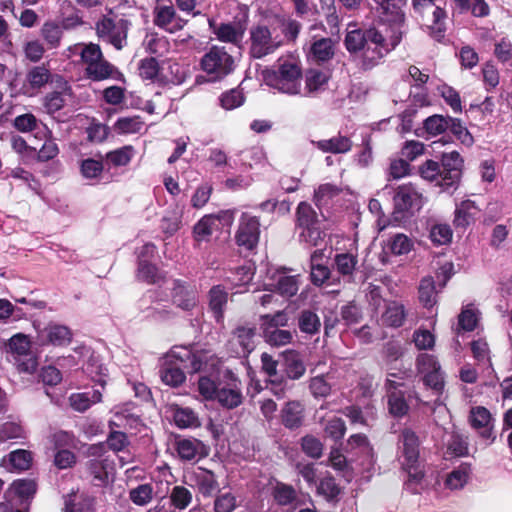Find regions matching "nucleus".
<instances>
[{
	"instance_id": "43",
	"label": "nucleus",
	"mask_w": 512,
	"mask_h": 512,
	"mask_svg": "<svg viewBox=\"0 0 512 512\" xmlns=\"http://www.w3.org/2000/svg\"><path fill=\"white\" fill-rule=\"evenodd\" d=\"M297 226L299 229H304L319 224L316 212L310 204L301 202L296 210Z\"/></svg>"
},
{
	"instance_id": "32",
	"label": "nucleus",
	"mask_w": 512,
	"mask_h": 512,
	"mask_svg": "<svg viewBox=\"0 0 512 512\" xmlns=\"http://www.w3.org/2000/svg\"><path fill=\"white\" fill-rule=\"evenodd\" d=\"M478 209L475 203L471 200H464L456 205L454 225L457 227H466L474 220Z\"/></svg>"
},
{
	"instance_id": "33",
	"label": "nucleus",
	"mask_w": 512,
	"mask_h": 512,
	"mask_svg": "<svg viewBox=\"0 0 512 512\" xmlns=\"http://www.w3.org/2000/svg\"><path fill=\"white\" fill-rule=\"evenodd\" d=\"M451 456L455 458L469 456L468 434L455 428L450 432V457Z\"/></svg>"
},
{
	"instance_id": "9",
	"label": "nucleus",
	"mask_w": 512,
	"mask_h": 512,
	"mask_svg": "<svg viewBox=\"0 0 512 512\" xmlns=\"http://www.w3.org/2000/svg\"><path fill=\"white\" fill-rule=\"evenodd\" d=\"M235 219V210H221L216 214L204 215L193 228L194 239L206 241L220 226H231Z\"/></svg>"
},
{
	"instance_id": "5",
	"label": "nucleus",
	"mask_w": 512,
	"mask_h": 512,
	"mask_svg": "<svg viewBox=\"0 0 512 512\" xmlns=\"http://www.w3.org/2000/svg\"><path fill=\"white\" fill-rule=\"evenodd\" d=\"M440 0H413L416 10L424 17L430 36L438 42H444L446 33V10L445 6L437 4ZM443 5L446 3L441 1Z\"/></svg>"
},
{
	"instance_id": "8",
	"label": "nucleus",
	"mask_w": 512,
	"mask_h": 512,
	"mask_svg": "<svg viewBox=\"0 0 512 512\" xmlns=\"http://www.w3.org/2000/svg\"><path fill=\"white\" fill-rule=\"evenodd\" d=\"M129 25L126 19L104 16L96 23V32L99 38L120 50L126 45Z\"/></svg>"
},
{
	"instance_id": "35",
	"label": "nucleus",
	"mask_w": 512,
	"mask_h": 512,
	"mask_svg": "<svg viewBox=\"0 0 512 512\" xmlns=\"http://www.w3.org/2000/svg\"><path fill=\"white\" fill-rule=\"evenodd\" d=\"M36 492V484L31 479H20L12 483L7 491V497H18L22 502L29 499Z\"/></svg>"
},
{
	"instance_id": "30",
	"label": "nucleus",
	"mask_w": 512,
	"mask_h": 512,
	"mask_svg": "<svg viewBox=\"0 0 512 512\" xmlns=\"http://www.w3.org/2000/svg\"><path fill=\"white\" fill-rule=\"evenodd\" d=\"M479 319L480 311L473 303H469L462 307L458 315V328L463 331L471 332L477 327Z\"/></svg>"
},
{
	"instance_id": "11",
	"label": "nucleus",
	"mask_w": 512,
	"mask_h": 512,
	"mask_svg": "<svg viewBox=\"0 0 512 512\" xmlns=\"http://www.w3.org/2000/svg\"><path fill=\"white\" fill-rule=\"evenodd\" d=\"M417 369L424 383L436 393L444 388V382L440 373V365L434 356L423 353L417 357Z\"/></svg>"
},
{
	"instance_id": "55",
	"label": "nucleus",
	"mask_w": 512,
	"mask_h": 512,
	"mask_svg": "<svg viewBox=\"0 0 512 512\" xmlns=\"http://www.w3.org/2000/svg\"><path fill=\"white\" fill-rule=\"evenodd\" d=\"M450 133L467 147H470L474 142L473 136L460 119L450 117Z\"/></svg>"
},
{
	"instance_id": "28",
	"label": "nucleus",
	"mask_w": 512,
	"mask_h": 512,
	"mask_svg": "<svg viewBox=\"0 0 512 512\" xmlns=\"http://www.w3.org/2000/svg\"><path fill=\"white\" fill-rule=\"evenodd\" d=\"M102 401V393L95 389L92 392L73 393L69 397L70 406L77 412H85L93 404Z\"/></svg>"
},
{
	"instance_id": "17",
	"label": "nucleus",
	"mask_w": 512,
	"mask_h": 512,
	"mask_svg": "<svg viewBox=\"0 0 512 512\" xmlns=\"http://www.w3.org/2000/svg\"><path fill=\"white\" fill-rule=\"evenodd\" d=\"M393 200L397 212L418 210L421 207V194L411 184L399 186Z\"/></svg>"
},
{
	"instance_id": "10",
	"label": "nucleus",
	"mask_w": 512,
	"mask_h": 512,
	"mask_svg": "<svg viewBox=\"0 0 512 512\" xmlns=\"http://www.w3.org/2000/svg\"><path fill=\"white\" fill-rule=\"evenodd\" d=\"M259 237L260 223L258 217L249 213H242L235 235L236 243L239 246L251 250L258 244Z\"/></svg>"
},
{
	"instance_id": "31",
	"label": "nucleus",
	"mask_w": 512,
	"mask_h": 512,
	"mask_svg": "<svg viewBox=\"0 0 512 512\" xmlns=\"http://www.w3.org/2000/svg\"><path fill=\"white\" fill-rule=\"evenodd\" d=\"M405 319L404 306L396 301L389 302L381 316L383 325L390 327H400Z\"/></svg>"
},
{
	"instance_id": "7",
	"label": "nucleus",
	"mask_w": 512,
	"mask_h": 512,
	"mask_svg": "<svg viewBox=\"0 0 512 512\" xmlns=\"http://www.w3.org/2000/svg\"><path fill=\"white\" fill-rule=\"evenodd\" d=\"M201 67L212 80H220L234 70L235 60L224 48L213 46L202 57Z\"/></svg>"
},
{
	"instance_id": "62",
	"label": "nucleus",
	"mask_w": 512,
	"mask_h": 512,
	"mask_svg": "<svg viewBox=\"0 0 512 512\" xmlns=\"http://www.w3.org/2000/svg\"><path fill=\"white\" fill-rule=\"evenodd\" d=\"M41 34L50 48H55L59 45L61 39V28L53 22H46L42 26Z\"/></svg>"
},
{
	"instance_id": "13",
	"label": "nucleus",
	"mask_w": 512,
	"mask_h": 512,
	"mask_svg": "<svg viewBox=\"0 0 512 512\" xmlns=\"http://www.w3.org/2000/svg\"><path fill=\"white\" fill-rule=\"evenodd\" d=\"M215 399L225 408L233 409L243 401L241 382L232 373H228V382L218 384Z\"/></svg>"
},
{
	"instance_id": "61",
	"label": "nucleus",
	"mask_w": 512,
	"mask_h": 512,
	"mask_svg": "<svg viewBox=\"0 0 512 512\" xmlns=\"http://www.w3.org/2000/svg\"><path fill=\"white\" fill-rule=\"evenodd\" d=\"M388 407L389 412L396 417H401L408 411V405L401 392H390L388 394Z\"/></svg>"
},
{
	"instance_id": "27",
	"label": "nucleus",
	"mask_w": 512,
	"mask_h": 512,
	"mask_svg": "<svg viewBox=\"0 0 512 512\" xmlns=\"http://www.w3.org/2000/svg\"><path fill=\"white\" fill-rule=\"evenodd\" d=\"M443 159L440 162L435 160H427L420 169L421 175L424 179L429 181H436L437 184L442 185L448 177V169L444 163L445 153L442 154Z\"/></svg>"
},
{
	"instance_id": "64",
	"label": "nucleus",
	"mask_w": 512,
	"mask_h": 512,
	"mask_svg": "<svg viewBox=\"0 0 512 512\" xmlns=\"http://www.w3.org/2000/svg\"><path fill=\"white\" fill-rule=\"evenodd\" d=\"M236 507V497L230 492L222 493L214 500L215 512H232Z\"/></svg>"
},
{
	"instance_id": "53",
	"label": "nucleus",
	"mask_w": 512,
	"mask_h": 512,
	"mask_svg": "<svg viewBox=\"0 0 512 512\" xmlns=\"http://www.w3.org/2000/svg\"><path fill=\"white\" fill-rule=\"evenodd\" d=\"M197 483L200 493L203 496H211L218 490L217 479L211 471H203L197 476Z\"/></svg>"
},
{
	"instance_id": "58",
	"label": "nucleus",
	"mask_w": 512,
	"mask_h": 512,
	"mask_svg": "<svg viewBox=\"0 0 512 512\" xmlns=\"http://www.w3.org/2000/svg\"><path fill=\"white\" fill-rule=\"evenodd\" d=\"M309 390L315 398H325L331 393V385L326 376L319 375L309 380Z\"/></svg>"
},
{
	"instance_id": "52",
	"label": "nucleus",
	"mask_w": 512,
	"mask_h": 512,
	"mask_svg": "<svg viewBox=\"0 0 512 512\" xmlns=\"http://www.w3.org/2000/svg\"><path fill=\"white\" fill-rule=\"evenodd\" d=\"M334 263L338 273L351 277L357 264V258L349 253H341L335 256Z\"/></svg>"
},
{
	"instance_id": "19",
	"label": "nucleus",
	"mask_w": 512,
	"mask_h": 512,
	"mask_svg": "<svg viewBox=\"0 0 512 512\" xmlns=\"http://www.w3.org/2000/svg\"><path fill=\"white\" fill-rule=\"evenodd\" d=\"M380 37V30L371 28L365 31L352 30L345 37V45L349 52L360 53L369 41H375Z\"/></svg>"
},
{
	"instance_id": "49",
	"label": "nucleus",
	"mask_w": 512,
	"mask_h": 512,
	"mask_svg": "<svg viewBox=\"0 0 512 512\" xmlns=\"http://www.w3.org/2000/svg\"><path fill=\"white\" fill-rule=\"evenodd\" d=\"M273 497L277 504L285 506L292 504L297 497L295 489L284 483H277L273 489Z\"/></svg>"
},
{
	"instance_id": "37",
	"label": "nucleus",
	"mask_w": 512,
	"mask_h": 512,
	"mask_svg": "<svg viewBox=\"0 0 512 512\" xmlns=\"http://www.w3.org/2000/svg\"><path fill=\"white\" fill-rule=\"evenodd\" d=\"M26 438V431L16 420H7L0 425V442L17 441Z\"/></svg>"
},
{
	"instance_id": "45",
	"label": "nucleus",
	"mask_w": 512,
	"mask_h": 512,
	"mask_svg": "<svg viewBox=\"0 0 512 512\" xmlns=\"http://www.w3.org/2000/svg\"><path fill=\"white\" fill-rule=\"evenodd\" d=\"M51 79V73L45 66H35L30 69L26 76V81L32 89H40Z\"/></svg>"
},
{
	"instance_id": "23",
	"label": "nucleus",
	"mask_w": 512,
	"mask_h": 512,
	"mask_svg": "<svg viewBox=\"0 0 512 512\" xmlns=\"http://www.w3.org/2000/svg\"><path fill=\"white\" fill-rule=\"evenodd\" d=\"M176 451L182 460L190 461L206 455L204 444L194 438L176 440Z\"/></svg>"
},
{
	"instance_id": "21",
	"label": "nucleus",
	"mask_w": 512,
	"mask_h": 512,
	"mask_svg": "<svg viewBox=\"0 0 512 512\" xmlns=\"http://www.w3.org/2000/svg\"><path fill=\"white\" fill-rule=\"evenodd\" d=\"M311 143L323 153L345 154L352 148V141L349 137L337 134L329 139L311 141Z\"/></svg>"
},
{
	"instance_id": "42",
	"label": "nucleus",
	"mask_w": 512,
	"mask_h": 512,
	"mask_svg": "<svg viewBox=\"0 0 512 512\" xmlns=\"http://www.w3.org/2000/svg\"><path fill=\"white\" fill-rule=\"evenodd\" d=\"M328 75L317 69H310L305 75V89L308 94H314L327 84Z\"/></svg>"
},
{
	"instance_id": "20",
	"label": "nucleus",
	"mask_w": 512,
	"mask_h": 512,
	"mask_svg": "<svg viewBox=\"0 0 512 512\" xmlns=\"http://www.w3.org/2000/svg\"><path fill=\"white\" fill-rule=\"evenodd\" d=\"M209 26L221 42L238 44L242 41L244 30L240 24L221 23L217 25L213 20H209Z\"/></svg>"
},
{
	"instance_id": "44",
	"label": "nucleus",
	"mask_w": 512,
	"mask_h": 512,
	"mask_svg": "<svg viewBox=\"0 0 512 512\" xmlns=\"http://www.w3.org/2000/svg\"><path fill=\"white\" fill-rule=\"evenodd\" d=\"M135 155L134 148L130 145L123 146L106 154V160L115 167L126 166Z\"/></svg>"
},
{
	"instance_id": "4",
	"label": "nucleus",
	"mask_w": 512,
	"mask_h": 512,
	"mask_svg": "<svg viewBox=\"0 0 512 512\" xmlns=\"http://www.w3.org/2000/svg\"><path fill=\"white\" fill-rule=\"evenodd\" d=\"M400 459L403 469L408 473L410 481L420 482L424 476L422 470L419 469V446L420 441L416 433L405 428L399 437Z\"/></svg>"
},
{
	"instance_id": "47",
	"label": "nucleus",
	"mask_w": 512,
	"mask_h": 512,
	"mask_svg": "<svg viewBox=\"0 0 512 512\" xmlns=\"http://www.w3.org/2000/svg\"><path fill=\"white\" fill-rule=\"evenodd\" d=\"M298 326L303 333L315 334L319 331L321 322L316 313L310 310H304L299 316Z\"/></svg>"
},
{
	"instance_id": "40",
	"label": "nucleus",
	"mask_w": 512,
	"mask_h": 512,
	"mask_svg": "<svg viewBox=\"0 0 512 512\" xmlns=\"http://www.w3.org/2000/svg\"><path fill=\"white\" fill-rule=\"evenodd\" d=\"M6 467H11L16 470H27L32 463L31 452L23 449L12 451L4 460Z\"/></svg>"
},
{
	"instance_id": "48",
	"label": "nucleus",
	"mask_w": 512,
	"mask_h": 512,
	"mask_svg": "<svg viewBox=\"0 0 512 512\" xmlns=\"http://www.w3.org/2000/svg\"><path fill=\"white\" fill-rule=\"evenodd\" d=\"M144 122L139 116L122 117L115 123V130L121 134H134L141 131Z\"/></svg>"
},
{
	"instance_id": "25",
	"label": "nucleus",
	"mask_w": 512,
	"mask_h": 512,
	"mask_svg": "<svg viewBox=\"0 0 512 512\" xmlns=\"http://www.w3.org/2000/svg\"><path fill=\"white\" fill-rule=\"evenodd\" d=\"M285 373L289 379L298 380L306 372V366L299 352L286 350L282 353Z\"/></svg>"
},
{
	"instance_id": "29",
	"label": "nucleus",
	"mask_w": 512,
	"mask_h": 512,
	"mask_svg": "<svg viewBox=\"0 0 512 512\" xmlns=\"http://www.w3.org/2000/svg\"><path fill=\"white\" fill-rule=\"evenodd\" d=\"M453 468L450 471V490L452 489H462L471 473V464L467 462H461L458 466H456V461L450 457V468Z\"/></svg>"
},
{
	"instance_id": "26",
	"label": "nucleus",
	"mask_w": 512,
	"mask_h": 512,
	"mask_svg": "<svg viewBox=\"0 0 512 512\" xmlns=\"http://www.w3.org/2000/svg\"><path fill=\"white\" fill-rule=\"evenodd\" d=\"M89 472L93 476L94 485L104 486L113 475V466L108 459H93L89 462Z\"/></svg>"
},
{
	"instance_id": "24",
	"label": "nucleus",
	"mask_w": 512,
	"mask_h": 512,
	"mask_svg": "<svg viewBox=\"0 0 512 512\" xmlns=\"http://www.w3.org/2000/svg\"><path fill=\"white\" fill-rule=\"evenodd\" d=\"M380 5L383 14V20L390 23L391 26L401 28L404 22V13L401 9L405 0H376Z\"/></svg>"
},
{
	"instance_id": "14",
	"label": "nucleus",
	"mask_w": 512,
	"mask_h": 512,
	"mask_svg": "<svg viewBox=\"0 0 512 512\" xmlns=\"http://www.w3.org/2000/svg\"><path fill=\"white\" fill-rule=\"evenodd\" d=\"M154 24L169 33H175L186 25L187 20L177 15L173 5L158 4L154 10Z\"/></svg>"
},
{
	"instance_id": "1",
	"label": "nucleus",
	"mask_w": 512,
	"mask_h": 512,
	"mask_svg": "<svg viewBox=\"0 0 512 512\" xmlns=\"http://www.w3.org/2000/svg\"><path fill=\"white\" fill-rule=\"evenodd\" d=\"M202 365V354L193 353L187 347L176 346L162 358L159 375L164 384L178 387L186 379L184 369L198 372Z\"/></svg>"
},
{
	"instance_id": "2",
	"label": "nucleus",
	"mask_w": 512,
	"mask_h": 512,
	"mask_svg": "<svg viewBox=\"0 0 512 512\" xmlns=\"http://www.w3.org/2000/svg\"><path fill=\"white\" fill-rule=\"evenodd\" d=\"M401 38V28L383 25V30H380L379 39L369 41L360 52L362 67L364 69H371L377 65L385 54L399 44Z\"/></svg>"
},
{
	"instance_id": "60",
	"label": "nucleus",
	"mask_w": 512,
	"mask_h": 512,
	"mask_svg": "<svg viewBox=\"0 0 512 512\" xmlns=\"http://www.w3.org/2000/svg\"><path fill=\"white\" fill-rule=\"evenodd\" d=\"M340 188L331 183H325L318 187L314 193V200L317 206L326 204L330 199L340 193Z\"/></svg>"
},
{
	"instance_id": "46",
	"label": "nucleus",
	"mask_w": 512,
	"mask_h": 512,
	"mask_svg": "<svg viewBox=\"0 0 512 512\" xmlns=\"http://www.w3.org/2000/svg\"><path fill=\"white\" fill-rule=\"evenodd\" d=\"M263 333L266 342L272 346H284L289 344L293 339V334L289 330L265 327Z\"/></svg>"
},
{
	"instance_id": "15",
	"label": "nucleus",
	"mask_w": 512,
	"mask_h": 512,
	"mask_svg": "<svg viewBox=\"0 0 512 512\" xmlns=\"http://www.w3.org/2000/svg\"><path fill=\"white\" fill-rule=\"evenodd\" d=\"M468 422L471 427L478 431L480 437L484 439L494 440L492 429H493V418L490 411L483 406L471 407Z\"/></svg>"
},
{
	"instance_id": "18",
	"label": "nucleus",
	"mask_w": 512,
	"mask_h": 512,
	"mask_svg": "<svg viewBox=\"0 0 512 512\" xmlns=\"http://www.w3.org/2000/svg\"><path fill=\"white\" fill-rule=\"evenodd\" d=\"M38 337L43 344L62 346L70 343L72 332L65 325L49 323L44 328L38 330Z\"/></svg>"
},
{
	"instance_id": "34",
	"label": "nucleus",
	"mask_w": 512,
	"mask_h": 512,
	"mask_svg": "<svg viewBox=\"0 0 512 512\" xmlns=\"http://www.w3.org/2000/svg\"><path fill=\"white\" fill-rule=\"evenodd\" d=\"M334 55V43L330 38L315 40L310 48V56L316 62H326Z\"/></svg>"
},
{
	"instance_id": "57",
	"label": "nucleus",
	"mask_w": 512,
	"mask_h": 512,
	"mask_svg": "<svg viewBox=\"0 0 512 512\" xmlns=\"http://www.w3.org/2000/svg\"><path fill=\"white\" fill-rule=\"evenodd\" d=\"M317 491L326 500L332 501L340 494V487L333 477L326 476L320 480Z\"/></svg>"
},
{
	"instance_id": "36",
	"label": "nucleus",
	"mask_w": 512,
	"mask_h": 512,
	"mask_svg": "<svg viewBox=\"0 0 512 512\" xmlns=\"http://www.w3.org/2000/svg\"><path fill=\"white\" fill-rule=\"evenodd\" d=\"M169 498L172 507L183 511L192 503L193 492L183 485H175L171 489Z\"/></svg>"
},
{
	"instance_id": "39",
	"label": "nucleus",
	"mask_w": 512,
	"mask_h": 512,
	"mask_svg": "<svg viewBox=\"0 0 512 512\" xmlns=\"http://www.w3.org/2000/svg\"><path fill=\"white\" fill-rule=\"evenodd\" d=\"M227 299V292L220 286H214L209 292V306L218 322L223 317L224 307L227 303Z\"/></svg>"
},
{
	"instance_id": "54",
	"label": "nucleus",
	"mask_w": 512,
	"mask_h": 512,
	"mask_svg": "<svg viewBox=\"0 0 512 512\" xmlns=\"http://www.w3.org/2000/svg\"><path fill=\"white\" fill-rule=\"evenodd\" d=\"M419 300L424 306H432L436 302L434 281L427 277L421 280L419 285Z\"/></svg>"
},
{
	"instance_id": "3",
	"label": "nucleus",
	"mask_w": 512,
	"mask_h": 512,
	"mask_svg": "<svg viewBox=\"0 0 512 512\" xmlns=\"http://www.w3.org/2000/svg\"><path fill=\"white\" fill-rule=\"evenodd\" d=\"M264 79L268 86L281 93L297 95L301 91V69L294 61L279 60L278 69L266 72Z\"/></svg>"
},
{
	"instance_id": "16",
	"label": "nucleus",
	"mask_w": 512,
	"mask_h": 512,
	"mask_svg": "<svg viewBox=\"0 0 512 512\" xmlns=\"http://www.w3.org/2000/svg\"><path fill=\"white\" fill-rule=\"evenodd\" d=\"M171 296L173 303L183 310H191L198 303L196 288L181 280L173 281Z\"/></svg>"
},
{
	"instance_id": "6",
	"label": "nucleus",
	"mask_w": 512,
	"mask_h": 512,
	"mask_svg": "<svg viewBox=\"0 0 512 512\" xmlns=\"http://www.w3.org/2000/svg\"><path fill=\"white\" fill-rule=\"evenodd\" d=\"M282 44L281 36L265 25H257L250 29L249 53L253 58L260 59L270 55Z\"/></svg>"
},
{
	"instance_id": "56",
	"label": "nucleus",
	"mask_w": 512,
	"mask_h": 512,
	"mask_svg": "<svg viewBox=\"0 0 512 512\" xmlns=\"http://www.w3.org/2000/svg\"><path fill=\"white\" fill-rule=\"evenodd\" d=\"M276 287L281 295L286 297L294 296L299 289L298 276L281 275Z\"/></svg>"
},
{
	"instance_id": "22",
	"label": "nucleus",
	"mask_w": 512,
	"mask_h": 512,
	"mask_svg": "<svg viewBox=\"0 0 512 512\" xmlns=\"http://www.w3.org/2000/svg\"><path fill=\"white\" fill-rule=\"evenodd\" d=\"M304 417V405L298 400L287 402L281 409V420L286 428H299L303 423Z\"/></svg>"
},
{
	"instance_id": "38",
	"label": "nucleus",
	"mask_w": 512,
	"mask_h": 512,
	"mask_svg": "<svg viewBox=\"0 0 512 512\" xmlns=\"http://www.w3.org/2000/svg\"><path fill=\"white\" fill-rule=\"evenodd\" d=\"M173 419L179 428H195L200 426L198 415L189 407H175Z\"/></svg>"
},
{
	"instance_id": "63",
	"label": "nucleus",
	"mask_w": 512,
	"mask_h": 512,
	"mask_svg": "<svg viewBox=\"0 0 512 512\" xmlns=\"http://www.w3.org/2000/svg\"><path fill=\"white\" fill-rule=\"evenodd\" d=\"M494 53L499 61L512 67V43L508 39L502 38L497 42Z\"/></svg>"
},
{
	"instance_id": "59",
	"label": "nucleus",
	"mask_w": 512,
	"mask_h": 512,
	"mask_svg": "<svg viewBox=\"0 0 512 512\" xmlns=\"http://www.w3.org/2000/svg\"><path fill=\"white\" fill-rule=\"evenodd\" d=\"M412 241L404 234L394 235L388 244L389 250L394 255H403L411 251Z\"/></svg>"
},
{
	"instance_id": "50",
	"label": "nucleus",
	"mask_w": 512,
	"mask_h": 512,
	"mask_svg": "<svg viewBox=\"0 0 512 512\" xmlns=\"http://www.w3.org/2000/svg\"><path fill=\"white\" fill-rule=\"evenodd\" d=\"M450 188L456 189L462 177L464 159L457 151H450Z\"/></svg>"
},
{
	"instance_id": "12",
	"label": "nucleus",
	"mask_w": 512,
	"mask_h": 512,
	"mask_svg": "<svg viewBox=\"0 0 512 512\" xmlns=\"http://www.w3.org/2000/svg\"><path fill=\"white\" fill-rule=\"evenodd\" d=\"M256 326L254 324L239 325L233 331L229 341L232 352L238 357H245L255 348Z\"/></svg>"
},
{
	"instance_id": "41",
	"label": "nucleus",
	"mask_w": 512,
	"mask_h": 512,
	"mask_svg": "<svg viewBox=\"0 0 512 512\" xmlns=\"http://www.w3.org/2000/svg\"><path fill=\"white\" fill-rule=\"evenodd\" d=\"M85 71L88 78L94 81H101L112 77L113 73L116 72V68L107 60L102 59L101 61L94 63V65L89 68H85Z\"/></svg>"
},
{
	"instance_id": "51",
	"label": "nucleus",
	"mask_w": 512,
	"mask_h": 512,
	"mask_svg": "<svg viewBox=\"0 0 512 512\" xmlns=\"http://www.w3.org/2000/svg\"><path fill=\"white\" fill-rule=\"evenodd\" d=\"M153 487L151 484H141L129 492L130 500L138 506H145L153 499Z\"/></svg>"
}]
</instances>
